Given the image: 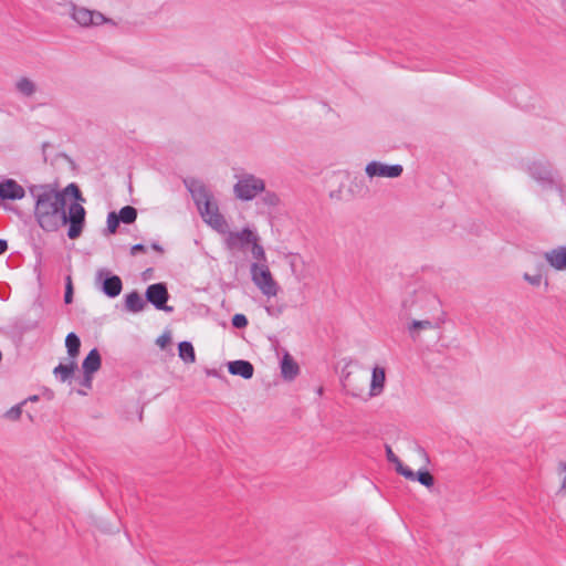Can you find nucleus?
Returning <instances> with one entry per match:
<instances>
[{"mask_svg":"<svg viewBox=\"0 0 566 566\" xmlns=\"http://www.w3.org/2000/svg\"><path fill=\"white\" fill-rule=\"evenodd\" d=\"M29 193L33 200V217L36 224L45 232H55L70 224L67 237L77 239L85 223V209L78 202H72L66 209V197L81 198V191L75 184L59 189L52 184L32 185Z\"/></svg>","mask_w":566,"mask_h":566,"instance_id":"nucleus-1","label":"nucleus"},{"mask_svg":"<svg viewBox=\"0 0 566 566\" xmlns=\"http://www.w3.org/2000/svg\"><path fill=\"white\" fill-rule=\"evenodd\" d=\"M188 189L202 220L221 234L228 232V222L220 213L218 203L209 188L201 181L192 180L188 184Z\"/></svg>","mask_w":566,"mask_h":566,"instance_id":"nucleus-2","label":"nucleus"},{"mask_svg":"<svg viewBox=\"0 0 566 566\" xmlns=\"http://www.w3.org/2000/svg\"><path fill=\"white\" fill-rule=\"evenodd\" d=\"M531 178L536 181L543 190H551L557 193L562 201L566 199V184L563 178L546 164L533 161L527 167Z\"/></svg>","mask_w":566,"mask_h":566,"instance_id":"nucleus-3","label":"nucleus"},{"mask_svg":"<svg viewBox=\"0 0 566 566\" xmlns=\"http://www.w3.org/2000/svg\"><path fill=\"white\" fill-rule=\"evenodd\" d=\"M250 274L252 282L264 296L275 297L277 295L280 286L266 263H251Z\"/></svg>","mask_w":566,"mask_h":566,"instance_id":"nucleus-4","label":"nucleus"},{"mask_svg":"<svg viewBox=\"0 0 566 566\" xmlns=\"http://www.w3.org/2000/svg\"><path fill=\"white\" fill-rule=\"evenodd\" d=\"M65 7L72 20L82 28H93L108 23L114 24L112 19L106 18L99 11L78 7L74 3H65Z\"/></svg>","mask_w":566,"mask_h":566,"instance_id":"nucleus-5","label":"nucleus"},{"mask_svg":"<svg viewBox=\"0 0 566 566\" xmlns=\"http://www.w3.org/2000/svg\"><path fill=\"white\" fill-rule=\"evenodd\" d=\"M264 180L252 174L241 176L233 186L235 198L242 201L253 200L259 193L264 192Z\"/></svg>","mask_w":566,"mask_h":566,"instance_id":"nucleus-6","label":"nucleus"},{"mask_svg":"<svg viewBox=\"0 0 566 566\" xmlns=\"http://www.w3.org/2000/svg\"><path fill=\"white\" fill-rule=\"evenodd\" d=\"M402 172L403 167L399 164L389 165L379 160H371L365 166V174L370 181L377 178L396 179Z\"/></svg>","mask_w":566,"mask_h":566,"instance_id":"nucleus-7","label":"nucleus"},{"mask_svg":"<svg viewBox=\"0 0 566 566\" xmlns=\"http://www.w3.org/2000/svg\"><path fill=\"white\" fill-rule=\"evenodd\" d=\"M95 280L101 284L103 293L111 298L118 296L123 290L120 277L112 275L106 269H99L95 274Z\"/></svg>","mask_w":566,"mask_h":566,"instance_id":"nucleus-8","label":"nucleus"},{"mask_svg":"<svg viewBox=\"0 0 566 566\" xmlns=\"http://www.w3.org/2000/svg\"><path fill=\"white\" fill-rule=\"evenodd\" d=\"M224 234H227L226 243L229 249H244L255 241H260L258 233L250 228H244L241 231H230L228 229Z\"/></svg>","mask_w":566,"mask_h":566,"instance_id":"nucleus-9","label":"nucleus"},{"mask_svg":"<svg viewBox=\"0 0 566 566\" xmlns=\"http://www.w3.org/2000/svg\"><path fill=\"white\" fill-rule=\"evenodd\" d=\"M168 296L167 287L163 283L151 284L146 290L147 301L150 302L157 310L166 312L172 311V307L166 305Z\"/></svg>","mask_w":566,"mask_h":566,"instance_id":"nucleus-10","label":"nucleus"},{"mask_svg":"<svg viewBox=\"0 0 566 566\" xmlns=\"http://www.w3.org/2000/svg\"><path fill=\"white\" fill-rule=\"evenodd\" d=\"M25 196L24 188L13 179L0 181V199L20 200Z\"/></svg>","mask_w":566,"mask_h":566,"instance_id":"nucleus-11","label":"nucleus"},{"mask_svg":"<svg viewBox=\"0 0 566 566\" xmlns=\"http://www.w3.org/2000/svg\"><path fill=\"white\" fill-rule=\"evenodd\" d=\"M439 328L438 323L424 318V319H411L407 324V332L411 339L418 340L421 335L426 332Z\"/></svg>","mask_w":566,"mask_h":566,"instance_id":"nucleus-12","label":"nucleus"},{"mask_svg":"<svg viewBox=\"0 0 566 566\" xmlns=\"http://www.w3.org/2000/svg\"><path fill=\"white\" fill-rule=\"evenodd\" d=\"M102 359L96 348L92 349L82 363V369L85 378L87 379V386L91 387L93 374L101 368Z\"/></svg>","mask_w":566,"mask_h":566,"instance_id":"nucleus-13","label":"nucleus"},{"mask_svg":"<svg viewBox=\"0 0 566 566\" xmlns=\"http://www.w3.org/2000/svg\"><path fill=\"white\" fill-rule=\"evenodd\" d=\"M545 261L556 271H566V247H557L543 254Z\"/></svg>","mask_w":566,"mask_h":566,"instance_id":"nucleus-14","label":"nucleus"},{"mask_svg":"<svg viewBox=\"0 0 566 566\" xmlns=\"http://www.w3.org/2000/svg\"><path fill=\"white\" fill-rule=\"evenodd\" d=\"M386 384V370L381 366H375L371 371L369 397H378L384 392Z\"/></svg>","mask_w":566,"mask_h":566,"instance_id":"nucleus-15","label":"nucleus"},{"mask_svg":"<svg viewBox=\"0 0 566 566\" xmlns=\"http://www.w3.org/2000/svg\"><path fill=\"white\" fill-rule=\"evenodd\" d=\"M13 86L15 93L25 98H33L39 91L36 82L28 76L18 77Z\"/></svg>","mask_w":566,"mask_h":566,"instance_id":"nucleus-16","label":"nucleus"},{"mask_svg":"<svg viewBox=\"0 0 566 566\" xmlns=\"http://www.w3.org/2000/svg\"><path fill=\"white\" fill-rule=\"evenodd\" d=\"M228 370L232 375L250 379L253 376L254 368L248 360H233L228 364Z\"/></svg>","mask_w":566,"mask_h":566,"instance_id":"nucleus-17","label":"nucleus"},{"mask_svg":"<svg viewBox=\"0 0 566 566\" xmlns=\"http://www.w3.org/2000/svg\"><path fill=\"white\" fill-rule=\"evenodd\" d=\"M300 368L293 357L285 353L281 360V373L284 379L293 380L298 375Z\"/></svg>","mask_w":566,"mask_h":566,"instance_id":"nucleus-18","label":"nucleus"},{"mask_svg":"<svg viewBox=\"0 0 566 566\" xmlns=\"http://www.w3.org/2000/svg\"><path fill=\"white\" fill-rule=\"evenodd\" d=\"M386 455H387V460L395 464L396 467V471L401 474L403 478H406L407 480H411V481H415V472L409 469L408 467H405L402 464V462L399 460V458L394 453V451L391 450L390 447H386Z\"/></svg>","mask_w":566,"mask_h":566,"instance_id":"nucleus-19","label":"nucleus"},{"mask_svg":"<svg viewBox=\"0 0 566 566\" xmlns=\"http://www.w3.org/2000/svg\"><path fill=\"white\" fill-rule=\"evenodd\" d=\"M145 306L146 303L138 292L134 291L126 295L125 307L128 312L138 313L142 312Z\"/></svg>","mask_w":566,"mask_h":566,"instance_id":"nucleus-20","label":"nucleus"},{"mask_svg":"<svg viewBox=\"0 0 566 566\" xmlns=\"http://www.w3.org/2000/svg\"><path fill=\"white\" fill-rule=\"evenodd\" d=\"M76 367V360L71 359L67 364L57 365L54 368L53 374L60 379V381L64 382L71 378Z\"/></svg>","mask_w":566,"mask_h":566,"instance_id":"nucleus-21","label":"nucleus"},{"mask_svg":"<svg viewBox=\"0 0 566 566\" xmlns=\"http://www.w3.org/2000/svg\"><path fill=\"white\" fill-rule=\"evenodd\" d=\"M65 346L70 356V360H76V357L80 353L81 340L75 333L67 334L65 338Z\"/></svg>","mask_w":566,"mask_h":566,"instance_id":"nucleus-22","label":"nucleus"},{"mask_svg":"<svg viewBox=\"0 0 566 566\" xmlns=\"http://www.w3.org/2000/svg\"><path fill=\"white\" fill-rule=\"evenodd\" d=\"M179 357L186 363H195L196 354L191 343L181 342L178 346Z\"/></svg>","mask_w":566,"mask_h":566,"instance_id":"nucleus-23","label":"nucleus"},{"mask_svg":"<svg viewBox=\"0 0 566 566\" xmlns=\"http://www.w3.org/2000/svg\"><path fill=\"white\" fill-rule=\"evenodd\" d=\"M117 217L119 218V221L129 224L136 220L137 211L134 207L126 206L119 210Z\"/></svg>","mask_w":566,"mask_h":566,"instance_id":"nucleus-24","label":"nucleus"},{"mask_svg":"<svg viewBox=\"0 0 566 566\" xmlns=\"http://www.w3.org/2000/svg\"><path fill=\"white\" fill-rule=\"evenodd\" d=\"M251 254L255 260L254 263H266V255L263 247L260 244V241H255L251 244Z\"/></svg>","mask_w":566,"mask_h":566,"instance_id":"nucleus-25","label":"nucleus"},{"mask_svg":"<svg viewBox=\"0 0 566 566\" xmlns=\"http://www.w3.org/2000/svg\"><path fill=\"white\" fill-rule=\"evenodd\" d=\"M46 2L49 9L59 14H69L65 3H72L67 0H46Z\"/></svg>","mask_w":566,"mask_h":566,"instance_id":"nucleus-26","label":"nucleus"},{"mask_svg":"<svg viewBox=\"0 0 566 566\" xmlns=\"http://www.w3.org/2000/svg\"><path fill=\"white\" fill-rule=\"evenodd\" d=\"M415 475V480L426 488H431L434 483L433 476L428 471L419 470Z\"/></svg>","mask_w":566,"mask_h":566,"instance_id":"nucleus-27","label":"nucleus"},{"mask_svg":"<svg viewBox=\"0 0 566 566\" xmlns=\"http://www.w3.org/2000/svg\"><path fill=\"white\" fill-rule=\"evenodd\" d=\"M262 202L268 207H277L281 203V198L273 191H265L262 197Z\"/></svg>","mask_w":566,"mask_h":566,"instance_id":"nucleus-28","label":"nucleus"},{"mask_svg":"<svg viewBox=\"0 0 566 566\" xmlns=\"http://www.w3.org/2000/svg\"><path fill=\"white\" fill-rule=\"evenodd\" d=\"M304 264V261L302 260V258L300 256H293L291 260H290V265H291V269H292V272L294 274V276L301 281L304 279V275L302 273V271H300L298 266L300 265H303Z\"/></svg>","mask_w":566,"mask_h":566,"instance_id":"nucleus-29","label":"nucleus"},{"mask_svg":"<svg viewBox=\"0 0 566 566\" xmlns=\"http://www.w3.org/2000/svg\"><path fill=\"white\" fill-rule=\"evenodd\" d=\"M119 218L115 212H109L107 216V229L111 233H115L119 224Z\"/></svg>","mask_w":566,"mask_h":566,"instance_id":"nucleus-30","label":"nucleus"},{"mask_svg":"<svg viewBox=\"0 0 566 566\" xmlns=\"http://www.w3.org/2000/svg\"><path fill=\"white\" fill-rule=\"evenodd\" d=\"M21 405H15L6 412V418L9 420H18L21 417Z\"/></svg>","mask_w":566,"mask_h":566,"instance_id":"nucleus-31","label":"nucleus"},{"mask_svg":"<svg viewBox=\"0 0 566 566\" xmlns=\"http://www.w3.org/2000/svg\"><path fill=\"white\" fill-rule=\"evenodd\" d=\"M232 325L235 328H244L248 325V318L243 314H235L232 317Z\"/></svg>","mask_w":566,"mask_h":566,"instance_id":"nucleus-32","label":"nucleus"},{"mask_svg":"<svg viewBox=\"0 0 566 566\" xmlns=\"http://www.w3.org/2000/svg\"><path fill=\"white\" fill-rule=\"evenodd\" d=\"M523 279L530 283L531 285L533 286H538L541 283H542V275L541 274H536V275H531L528 273H525L523 275Z\"/></svg>","mask_w":566,"mask_h":566,"instance_id":"nucleus-33","label":"nucleus"},{"mask_svg":"<svg viewBox=\"0 0 566 566\" xmlns=\"http://www.w3.org/2000/svg\"><path fill=\"white\" fill-rule=\"evenodd\" d=\"M73 300V287H72V281H71V277L69 276L67 277V282H66V290H65V295H64V301L66 304H70Z\"/></svg>","mask_w":566,"mask_h":566,"instance_id":"nucleus-34","label":"nucleus"},{"mask_svg":"<svg viewBox=\"0 0 566 566\" xmlns=\"http://www.w3.org/2000/svg\"><path fill=\"white\" fill-rule=\"evenodd\" d=\"M559 473L563 474V481H562V485H560V489L562 491H565L566 492V463H562L559 465Z\"/></svg>","mask_w":566,"mask_h":566,"instance_id":"nucleus-35","label":"nucleus"},{"mask_svg":"<svg viewBox=\"0 0 566 566\" xmlns=\"http://www.w3.org/2000/svg\"><path fill=\"white\" fill-rule=\"evenodd\" d=\"M146 249L143 244L138 243L130 248V254L135 256L139 252H144Z\"/></svg>","mask_w":566,"mask_h":566,"instance_id":"nucleus-36","label":"nucleus"},{"mask_svg":"<svg viewBox=\"0 0 566 566\" xmlns=\"http://www.w3.org/2000/svg\"><path fill=\"white\" fill-rule=\"evenodd\" d=\"M416 452L422 459V462L424 464H427L429 462V458H428L427 453L424 452V450L422 448L417 447L416 448Z\"/></svg>","mask_w":566,"mask_h":566,"instance_id":"nucleus-37","label":"nucleus"},{"mask_svg":"<svg viewBox=\"0 0 566 566\" xmlns=\"http://www.w3.org/2000/svg\"><path fill=\"white\" fill-rule=\"evenodd\" d=\"M170 340V337L167 336V335H163L160 336L158 339H157V344L164 348L166 346V344Z\"/></svg>","mask_w":566,"mask_h":566,"instance_id":"nucleus-38","label":"nucleus"},{"mask_svg":"<svg viewBox=\"0 0 566 566\" xmlns=\"http://www.w3.org/2000/svg\"><path fill=\"white\" fill-rule=\"evenodd\" d=\"M8 249V243L6 240L0 239V255L3 254Z\"/></svg>","mask_w":566,"mask_h":566,"instance_id":"nucleus-39","label":"nucleus"},{"mask_svg":"<svg viewBox=\"0 0 566 566\" xmlns=\"http://www.w3.org/2000/svg\"><path fill=\"white\" fill-rule=\"evenodd\" d=\"M348 392L353 396V397H359V392L354 390V389H348Z\"/></svg>","mask_w":566,"mask_h":566,"instance_id":"nucleus-40","label":"nucleus"},{"mask_svg":"<svg viewBox=\"0 0 566 566\" xmlns=\"http://www.w3.org/2000/svg\"><path fill=\"white\" fill-rule=\"evenodd\" d=\"M151 247H153L154 250L163 252V249H161V247L159 244L154 243Z\"/></svg>","mask_w":566,"mask_h":566,"instance_id":"nucleus-41","label":"nucleus"},{"mask_svg":"<svg viewBox=\"0 0 566 566\" xmlns=\"http://www.w3.org/2000/svg\"><path fill=\"white\" fill-rule=\"evenodd\" d=\"M323 392H324L323 387H319V388L317 389V395L322 396V395H323Z\"/></svg>","mask_w":566,"mask_h":566,"instance_id":"nucleus-42","label":"nucleus"},{"mask_svg":"<svg viewBox=\"0 0 566 566\" xmlns=\"http://www.w3.org/2000/svg\"><path fill=\"white\" fill-rule=\"evenodd\" d=\"M344 386H345L346 388H349V387H350V384H349V382H345V384H344Z\"/></svg>","mask_w":566,"mask_h":566,"instance_id":"nucleus-43","label":"nucleus"},{"mask_svg":"<svg viewBox=\"0 0 566 566\" xmlns=\"http://www.w3.org/2000/svg\"><path fill=\"white\" fill-rule=\"evenodd\" d=\"M84 385H85L86 387H88V386H87V379H86L85 377H84Z\"/></svg>","mask_w":566,"mask_h":566,"instance_id":"nucleus-44","label":"nucleus"}]
</instances>
